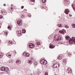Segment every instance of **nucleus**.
<instances>
[{
  "instance_id": "nucleus-33",
  "label": "nucleus",
  "mask_w": 75,
  "mask_h": 75,
  "mask_svg": "<svg viewBox=\"0 0 75 75\" xmlns=\"http://www.w3.org/2000/svg\"><path fill=\"white\" fill-rule=\"evenodd\" d=\"M67 62V61L66 60V59H64L63 60V63H65Z\"/></svg>"
},
{
  "instance_id": "nucleus-25",
  "label": "nucleus",
  "mask_w": 75,
  "mask_h": 75,
  "mask_svg": "<svg viewBox=\"0 0 75 75\" xmlns=\"http://www.w3.org/2000/svg\"><path fill=\"white\" fill-rule=\"evenodd\" d=\"M23 33H25L26 32V30L25 29H23L22 30Z\"/></svg>"
},
{
  "instance_id": "nucleus-50",
  "label": "nucleus",
  "mask_w": 75,
  "mask_h": 75,
  "mask_svg": "<svg viewBox=\"0 0 75 75\" xmlns=\"http://www.w3.org/2000/svg\"><path fill=\"white\" fill-rule=\"evenodd\" d=\"M11 6H13V4H11Z\"/></svg>"
},
{
  "instance_id": "nucleus-26",
  "label": "nucleus",
  "mask_w": 75,
  "mask_h": 75,
  "mask_svg": "<svg viewBox=\"0 0 75 75\" xmlns=\"http://www.w3.org/2000/svg\"><path fill=\"white\" fill-rule=\"evenodd\" d=\"M3 33H4V34H5L6 35H8L7 32H6V31H3Z\"/></svg>"
},
{
  "instance_id": "nucleus-14",
  "label": "nucleus",
  "mask_w": 75,
  "mask_h": 75,
  "mask_svg": "<svg viewBox=\"0 0 75 75\" xmlns=\"http://www.w3.org/2000/svg\"><path fill=\"white\" fill-rule=\"evenodd\" d=\"M5 69V67H3L1 68L0 69L1 71H4Z\"/></svg>"
},
{
  "instance_id": "nucleus-11",
  "label": "nucleus",
  "mask_w": 75,
  "mask_h": 75,
  "mask_svg": "<svg viewBox=\"0 0 75 75\" xmlns=\"http://www.w3.org/2000/svg\"><path fill=\"white\" fill-rule=\"evenodd\" d=\"M17 33L18 36H21V31L18 30L17 32Z\"/></svg>"
},
{
  "instance_id": "nucleus-47",
  "label": "nucleus",
  "mask_w": 75,
  "mask_h": 75,
  "mask_svg": "<svg viewBox=\"0 0 75 75\" xmlns=\"http://www.w3.org/2000/svg\"><path fill=\"white\" fill-rule=\"evenodd\" d=\"M59 30L58 29H57V30Z\"/></svg>"
},
{
  "instance_id": "nucleus-7",
  "label": "nucleus",
  "mask_w": 75,
  "mask_h": 75,
  "mask_svg": "<svg viewBox=\"0 0 75 75\" xmlns=\"http://www.w3.org/2000/svg\"><path fill=\"white\" fill-rule=\"evenodd\" d=\"M23 55L25 57H30V56H29V53H24L23 54Z\"/></svg>"
},
{
  "instance_id": "nucleus-44",
  "label": "nucleus",
  "mask_w": 75,
  "mask_h": 75,
  "mask_svg": "<svg viewBox=\"0 0 75 75\" xmlns=\"http://www.w3.org/2000/svg\"><path fill=\"white\" fill-rule=\"evenodd\" d=\"M69 16L70 17H71V16H72V15H70Z\"/></svg>"
},
{
  "instance_id": "nucleus-34",
  "label": "nucleus",
  "mask_w": 75,
  "mask_h": 75,
  "mask_svg": "<svg viewBox=\"0 0 75 75\" xmlns=\"http://www.w3.org/2000/svg\"><path fill=\"white\" fill-rule=\"evenodd\" d=\"M36 43H37V44L38 45H40V42H36Z\"/></svg>"
},
{
  "instance_id": "nucleus-39",
  "label": "nucleus",
  "mask_w": 75,
  "mask_h": 75,
  "mask_svg": "<svg viewBox=\"0 0 75 75\" xmlns=\"http://www.w3.org/2000/svg\"><path fill=\"white\" fill-rule=\"evenodd\" d=\"M0 18H3V16L1 15L0 16Z\"/></svg>"
},
{
  "instance_id": "nucleus-48",
  "label": "nucleus",
  "mask_w": 75,
  "mask_h": 75,
  "mask_svg": "<svg viewBox=\"0 0 75 75\" xmlns=\"http://www.w3.org/2000/svg\"><path fill=\"white\" fill-rule=\"evenodd\" d=\"M2 34V33H1L0 34V35H1Z\"/></svg>"
},
{
  "instance_id": "nucleus-46",
  "label": "nucleus",
  "mask_w": 75,
  "mask_h": 75,
  "mask_svg": "<svg viewBox=\"0 0 75 75\" xmlns=\"http://www.w3.org/2000/svg\"><path fill=\"white\" fill-rule=\"evenodd\" d=\"M15 52V53H16V51H14Z\"/></svg>"
},
{
  "instance_id": "nucleus-42",
  "label": "nucleus",
  "mask_w": 75,
  "mask_h": 75,
  "mask_svg": "<svg viewBox=\"0 0 75 75\" xmlns=\"http://www.w3.org/2000/svg\"><path fill=\"white\" fill-rule=\"evenodd\" d=\"M1 23L0 22V28H1Z\"/></svg>"
},
{
  "instance_id": "nucleus-17",
  "label": "nucleus",
  "mask_w": 75,
  "mask_h": 75,
  "mask_svg": "<svg viewBox=\"0 0 75 75\" xmlns=\"http://www.w3.org/2000/svg\"><path fill=\"white\" fill-rule=\"evenodd\" d=\"M6 56L7 57H8V58H10L11 57V55L9 54V52L6 55Z\"/></svg>"
},
{
  "instance_id": "nucleus-37",
  "label": "nucleus",
  "mask_w": 75,
  "mask_h": 75,
  "mask_svg": "<svg viewBox=\"0 0 75 75\" xmlns=\"http://www.w3.org/2000/svg\"><path fill=\"white\" fill-rule=\"evenodd\" d=\"M28 16L30 18H31V15L30 14H28Z\"/></svg>"
},
{
  "instance_id": "nucleus-6",
  "label": "nucleus",
  "mask_w": 75,
  "mask_h": 75,
  "mask_svg": "<svg viewBox=\"0 0 75 75\" xmlns=\"http://www.w3.org/2000/svg\"><path fill=\"white\" fill-rule=\"evenodd\" d=\"M45 62L47 63V61L44 59H42L40 61V62L41 64H44L45 63Z\"/></svg>"
},
{
  "instance_id": "nucleus-24",
  "label": "nucleus",
  "mask_w": 75,
  "mask_h": 75,
  "mask_svg": "<svg viewBox=\"0 0 75 75\" xmlns=\"http://www.w3.org/2000/svg\"><path fill=\"white\" fill-rule=\"evenodd\" d=\"M64 27L66 28H69V26H68V25H66L64 26Z\"/></svg>"
},
{
  "instance_id": "nucleus-13",
  "label": "nucleus",
  "mask_w": 75,
  "mask_h": 75,
  "mask_svg": "<svg viewBox=\"0 0 75 75\" xmlns=\"http://www.w3.org/2000/svg\"><path fill=\"white\" fill-rule=\"evenodd\" d=\"M71 6L73 8V9L74 11H75V4H74V3L72 4Z\"/></svg>"
},
{
  "instance_id": "nucleus-38",
  "label": "nucleus",
  "mask_w": 75,
  "mask_h": 75,
  "mask_svg": "<svg viewBox=\"0 0 75 75\" xmlns=\"http://www.w3.org/2000/svg\"><path fill=\"white\" fill-rule=\"evenodd\" d=\"M9 64H10L11 63V62H13V61L12 60L11 61H9Z\"/></svg>"
},
{
  "instance_id": "nucleus-51",
  "label": "nucleus",
  "mask_w": 75,
  "mask_h": 75,
  "mask_svg": "<svg viewBox=\"0 0 75 75\" xmlns=\"http://www.w3.org/2000/svg\"><path fill=\"white\" fill-rule=\"evenodd\" d=\"M46 64H47V63H46Z\"/></svg>"
},
{
  "instance_id": "nucleus-15",
  "label": "nucleus",
  "mask_w": 75,
  "mask_h": 75,
  "mask_svg": "<svg viewBox=\"0 0 75 75\" xmlns=\"http://www.w3.org/2000/svg\"><path fill=\"white\" fill-rule=\"evenodd\" d=\"M58 59H59L61 60L62 59V55H60L59 56V57H58Z\"/></svg>"
},
{
  "instance_id": "nucleus-10",
  "label": "nucleus",
  "mask_w": 75,
  "mask_h": 75,
  "mask_svg": "<svg viewBox=\"0 0 75 75\" xmlns=\"http://www.w3.org/2000/svg\"><path fill=\"white\" fill-rule=\"evenodd\" d=\"M55 46H54V45H53L52 44H50V48L53 49V48H55Z\"/></svg>"
},
{
  "instance_id": "nucleus-41",
  "label": "nucleus",
  "mask_w": 75,
  "mask_h": 75,
  "mask_svg": "<svg viewBox=\"0 0 75 75\" xmlns=\"http://www.w3.org/2000/svg\"><path fill=\"white\" fill-rule=\"evenodd\" d=\"M21 8H22V9H23V8H24V6H22L21 7Z\"/></svg>"
},
{
  "instance_id": "nucleus-36",
  "label": "nucleus",
  "mask_w": 75,
  "mask_h": 75,
  "mask_svg": "<svg viewBox=\"0 0 75 75\" xmlns=\"http://www.w3.org/2000/svg\"><path fill=\"white\" fill-rule=\"evenodd\" d=\"M45 75H48V73L47 72H45Z\"/></svg>"
},
{
  "instance_id": "nucleus-22",
  "label": "nucleus",
  "mask_w": 75,
  "mask_h": 75,
  "mask_svg": "<svg viewBox=\"0 0 75 75\" xmlns=\"http://www.w3.org/2000/svg\"><path fill=\"white\" fill-rule=\"evenodd\" d=\"M57 40H61V36H59L58 37Z\"/></svg>"
},
{
  "instance_id": "nucleus-12",
  "label": "nucleus",
  "mask_w": 75,
  "mask_h": 75,
  "mask_svg": "<svg viewBox=\"0 0 75 75\" xmlns=\"http://www.w3.org/2000/svg\"><path fill=\"white\" fill-rule=\"evenodd\" d=\"M69 12V11L68 9H66L64 11V13L67 14H68Z\"/></svg>"
},
{
  "instance_id": "nucleus-19",
  "label": "nucleus",
  "mask_w": 75,
  "mask_h": 75,
  "mask_svg": "<svg viewBox=\"0 0 75 75\" xmlns=\"http://www.w3.org/2000/svg\"><path fill=\"white\" fill-rule=\"evenodd\" d=\"M11 24H10V25H9L8 26V29H11Z\"/></svg>"
},
{
  "instance_id": "nucleus-3",
  "label": "nucleus",
  "mask_w": 75,
  "mask_h": 75,
  "mask_svg": "<svg viewBox=\"0 0 75 75\" xmlns=\"http://www.w3.org/2000/svg\"><path fill=\"white\" fill-rule=\"evenodd\" d=\"M64 2L65 6H67V5H69V0H64Z\"/></svg>"
},
{
  "instance_id": "nucleus-23",
  "label": "nucleus",
  "mask_w": 75,
  "mask_h": 75,
  "mask_svg": "<svg viewBox=\"0 0 75 75\" xmlns=\"http://www.w3.org/2000/svg\"><path fill=\"white\" fill-rule=\"evenodd\" d=\"M3 57V54L1 53H0V58H1Z\"/></svg>"
},
{
  "instance_id": "nucleus-31",
  "label": "nucleus",
  "mask_w": 75,
  "mask_h": 75,
  "mask_svg": "<svg viewBox=\"0 0 75 75\" xmlns=\"http://www.w3.org/2000/svg\"><path fill=\"white\" fill-rule=\"evenodd\" d=\"M72 26L73 28H75V24H73L72 25Z\"/></svg>"
},
{
  "instance_id": "nucleus-28",
  "label": "nucleus",
  "mask_w": 75,
  "mask_h": 75,
  "mask_svg": "<svg viewBox=\"0 0 75 75\" xmlns=\"http://www.w3.org/2000/svg\"><path fill=\"white\" fill-rule=\"evenodd\" d=\"M42 1L43 3H45L46 2V0H42Z\"/></svg>"
},
{
  "instance_id": "nucleus-8",
  "label": "nucleus",
  "mask_w": 75,
  "mask_h": 75,
  "mask_svg": "<svg viewBox=\"0 0 75 75\" xmlns=\"http://www.w3.org/2000/svg\"><path fill=\"white\" fill-rule=\"evenodd\" d=\"M31 2L30 3L31 5H34L35 3V0H30Z\"/></svg>"
},
{
  "instance_id": "nucleus-35",
  "label": "nucleus",
  "mask_w": 75,
  "mask_h": 75,
  "mask_svg": "<svg viewBox=\"0 0 75 75\" xmlns=\"http://www.w3.org/2000/svg\"><path fill=\"white\" fill-rule=\"evenodd\" d=\"M9 44H13V42H12L11 41H10L9 42Z\"/></svg>"
},
{
  "instance_id": "nucleus-40",
  "label": "nucleus",
  "mask_w": 75,
  "mask_h": 75,
  "mask_svg": "<svg viewBox=\"0 0 75 75\" xmlns=\"http://www.w3.org/2000/svg\"><path fill=\"white\" fill-rule=\"evenodd\" d=\"M70 73H72V72H71L70 71H69L68 72V74H69Z\"/></svg>"
},
{
  "instance_id": "nucleus-45",
  "label": "nucleus",
  "mask_w": 75,
  "mask_h": 75,
  "mask_svg": "<svg viewBox=\"0 0 75 75\" xmlns=\"http://www.w3.org/2000/svg\"><path fill=\"white\" fill-rule=\"evenodd\" d=\"M42 8H44V6H42Z\"/></svg>"
},
{
  "instance_id": "nucleus-21",
  "label": "nucleus",
  "mask_w": 75,
  "mask_h": 75,
  "mask_svg": "<svg viewBox=\"0 0 75 75\" xmlns=\"http://www.w3.org/2000/svg\"><path fill=\"white\" fill-rule=\"evenodd\" d=\"M57 26H58L59 27H62V25L61 24H58L57 25Z\"/></svg>"
},
{
  "instance_id": "nucleus-18",
  "label": "nucleus",
  "mask_w": 75,
  "mask_h": 75,
  "mask_svg": "<svg viewBox=\"0 0 75 75\" xmlns=\"http://www.w3.org/2000/svg\"><path fill=\"white\" fill-rule=\"evenodd\" d=\"M70 39V37H69V36L67 35L66 37V39L67 40H69V39Z\"/></svg>"
},
{
  "instance_id": "nucleus-30",
  "label": "nucleus",
  "mask_w": 75,
  "mask_h": 75,
  "mask_svg": "<svg viewBox=\"0 0 75 75\" xmlns=\"http://www.w3.org/2000/svg\"><path fill=\"white\" fill-rule=\"evenodd\" d=\"M29 64H32V61L30 60L29 61V62H28Z\"/></svg>"
},
{
  "instance_id": "nucleus-1",
  "label": "nucleus",
  "mask_w": 75,
  "mask_h": 75,
  "mask_svg": "<svg viewBox=\"0 0 75 75\" xmlns=\"http://www.w3.org/2000/svg\"><path fill=\"white\" fill-rule=\"evenodd\" d=\"M69 42L70 44H75V38L72 37V39L70 38Z\"/></svg>"
},
{
  "instance_id": "nucleus-29",
  "label": "nucleus",
  "mask_w": 75,
  "mask_h": 75,
  "mask_svg": "<svg viewBox=\"0 0 75 75\" xmlns=\"http://www.w3.org/2000/svg\"><path fill=\"white\" fill-rule=\"evenodd\" d=\"M6 69L7 72H8V71H9V68H8V67H6Z\"/></svg>"
},
{
  "instance_id": "nucleus-16",
  "label": "nucleus",
  "mask_w": 75,
  "mask_h": 75,
  "mask_svg": "<svg viewBox=\"0 0 75 75\" xmlns=\"http://www.w3.org/2000/svg\"><path fill=\"white\" fill-rule=\"evenodd\" d=\"M21 60H17L16 62V63L17 64H20L21 63Z\"/></svg>"
},
{
  "instance_id": "nucleus-9",
  "label": "nucleus",
  "mask_w": 75,
  "mask_h": 75,
  "mask_svg": "<svg viewBox=\"0 0 75 75\" xmlns=\"http://www.w3.org/2000/svg\"><path fill=\"white\" fill-rule=\"evenodd\" d=\"M59 33L61 34H64V33L65 32V30H59Z\"/></svg>"
},
{
  "instance_id": "nucleus-2",
  "label": "nucleus",
  "mask_w": 75,
  "mask_h": 75,
  "mask_svg": "<svg viewBox=\"0 0 75 75\" xmlns=\"http://www.w3.org/2000/svg\"><path fill=\"white\" fill-rule=\"evenodd\" d=\"M59 66V64L58 63H55L52 66L53 68H58Z\"/></svg>"
},
{
  "instance_id": "nucleus-32",
  "label": "nucleus",
  "mask_w": 75,
  "mask_h": 75,
  "mask_svg": "<svg viewBox=\"0 0 75 75\" xmlns=\"http://www.w3.org/2000/svg\"><path fill=\"white\" fill-rule=\"evenodd\" d=\"M4 71L5 72H7V70L6 69V67H5V69H4Z\"/></svg>"
},
{
  "instance_id": "nucleus-27",
  "label": "nucleus",
  "mask_w": 75,
  "mask_h": 75,
  "mask_svg": "<svg viewBox=\"0 0 75 75\" xmlns=\"http://www.w3.org/2000/svg\"><path fill=\"white\" fill-rule=\"evenodd\" d=\"M70 70L71 71H72V70L70 69L69 68H68V69H67V71H69Z\"/></svg>"
},
{
  "instance_id": "nucleus-20",
  "label": "nucleus",
  "mask_w": 75,
  "mask_h": 75,
  "mask_svg": "<svg viewBox=\"0 0 75 75\" xmlns=\"http://www.w3.org/2000/svg\"><path fill=\"white\" fill-rule=\"evenodd\" d=\"M1 13L3 14H4V15L6 14V11H2Z\"/></svg>"
},
{
  "instance_id": "nucleus-5",
  "label": "nucleus",
  "mask_w": 75,
  "mask_h": 75,
  "mask_svg": "<svg viewBox=\"0 0 75 75\" xmlns=\"http://www.w3.org/2000/svg\"><path fill=\"white\" fill-rule=\"evenodd\" d=\"M17 23L19 25H21L22 24L21 21L20 20H18L17 21Z\"/></svg>"
},
{
  "instance_id": "nucleus-4",
  "label": "nucleus",
  "mask_w": 75,
  "mask_h": 75,
  "mask_svg": "<svg viewBox=\"0 0 75 75\" xmlns=\"http://www.w3.org/2000/svg\"><path fill=\"white\" fill-rule=\"evenodd\" d=\"M29 47L30 48H33L35 47V46H34V45H33V44L30 43L29 45Z\"/></svg>"
},
{
  "instance_id": "nucleus-43",
  "label": "nucleus",
  "mask_w": 75,
  "mask_h": 75,
  "mask_svg": "<svg viewBox=\"0 0 75 75\" xmlns=\"http://www.w3.org/2000/svg\"><path fill=\"white\" fill-rule=\"evenodd\" d=\"M4 6H6V4H4Z\"/></svg>"
},
{
  "instance_id": "nucleus-49",
  "label": "nucleus",
  "mask_w": 75,
  "mask_h": 75,
  "mask_svg": "<svg viewBox=\"0 0 75 75\" xmlns=\"http://www.w3.org/2000/svg\"><path fill=\"white\" fill-rule=\"evenodd\" d=\"M65 71H66V69H65Z\"/></svg>"
}]
</instances>
